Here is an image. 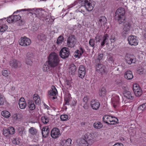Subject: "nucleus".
<instances>
[{"label":"nucleus","mask_w":146,"mask_h":146,"mask_svg":"<svg viewBox=\"0 0 146 146\" xmlns=\"http://www.w3.org/2000/svg\"><path fill=\"white\" fill-rule=\"evenodd\" d=\"M2 74L3 76H8L9 71L7 70H4L2 71Z\"/></svg>","instance_id":"864d4df0"},{"label":"nucleus","mask_w":146,"mask_h":146,"mask_svg":"<svg viewBox=\"0 0 146 146\" xmlns=\"http://www.w3.org/2000/svg\"><path fill=\"white\" fill-rule=\"evenodd\" d=\"M93 126L96 129H100L102 127L103 125L100 121H97L94 123Z\"/></svg>","instance_id":"c85d7f7f"},{"label":"nucleus","mask_w":146,"mask_h":146,"mask_svg":"<svg viewBox=\"0 0 146 146\" xmlns=\"http://www.w3.org/2000/svg\"><path fill=\"white\" fill-rule=\"evenodd\" d=\"M146 109V103L140 105L138 108L137 110L140 111H142Z\"/></svg>","instance_id":"e433bc0d"},{"label":"nucleus","mask_w":146,"mask_h":146,"mask_svg":"<svg viewBox=\"0 0 146 146\" xmlns=\"http://www.w3.org/2000/svg\"><path fill=\"white\" fill-rule=\"evenodd\" d=\"M52 90H49L48 91V95L52 96H55L57 93V91L55 87L52 86Z\"/></svg>","instance_id":"b1692460"},{"label":"nucleus","mask_w":146,"mask_h":146,"mask_svg":"<svg viewBox=\"0 0 146 146\" xmlns=\"http://www.w3.org/2000/svg\"><path fill=\"white\" fill-rule=\"evenodd\" d=\"M133 92L136 96H139L142 94V90L140 88Z\"/></svg>","instance_id":"58836bf2"},{"label":"nucleus","mask_w":146,"mask_h":146,"mask_svg":"<svg viewBox=\"0 0 146 146\" xmlns=\"http://www.w3.org/2000/svg\"><path fill=\"white\" fill-rule=\"evenodd\" d=\"M37 38L39 40H46V36L44 34L40 33L38 36Z\"/></svg>","instance_id":"f704fd0d"},{"label":"nucleus","mask_w":146,"mask_h":146,"mask_svg":"<svg viewBox=\"0 0 146 146\" xmlns=\"http://www.w3.org/2000/svg\"><path fill=\"white\" fill-rule=\"evenodd\" d=\"M5 101V98L0 94V105H3Z\"/></svg>","instance_id":"c03bdc74"},{"label":"nucleus","mask_w":146,"mask_h":146,"mask_svg":"<svg viewBox=\"0 0 146 146\" xmlns=\"http://www.w3.org/2000/svg\"><path fill=\"white\" fill-rule=\"evenodd\" d=\"M70 97L69 96L65 98L64 100L65 101V104L69 105V102L70 101Z\"/></svg>","instance_id":"603ef678"},{"label":"nucleus","mask_w":146,"mask_h":146,"mask_svg":"<svg viewBox=\"0 0 146 146\" xmlns=\"http://www.w3.org/2000/svg\"><path fill=\"white\" fill-rule=\"evenodd\" d=\"M29 133L32 135H36L37 133V130L34 127H31L29 129Z\"/></svg>","instance_id":"c9c22d12"},{"label":"nucleus","mask_w":146,"mask_h":146,"mask_svg":"<svg viewBox=\"0 0 146 146\" xmlns=\"http://www.w3.org/2000/svg\"><path fill=\"white\" fill-rule=\"evenodd\" d=\"M72 140L68 138L66 140L63 139L60 142V144L62 146H70Z\"/></svg>","instance_id":"5701e85b"},{"label":"nucleus","mask_w":146,"mask_h":146,"mask_svg":"<svg viewBox=\"0 0 146 146\" xmlns=\"http://www.w3.org/2000/svg\"><path fill=\"white\" fill-rule=\"evenodd\" d=\"M140 88L139 86V85L137 84H135L133 85V91H135L136 90H137L139 89Z\"/></svg>","instance_id":"5fc2aeb1"},{"label":"nucleus","mask_w":146,"mask_h":146,"mask_svg":"<svg viewBox=\"0 0 146 146\" xmlns=\"http://www.w3.org/2000/svg\"><path fill=\"white\" fill-rule=\"evenodd\" d=\"M1 115L5 117L8 118L10 116V113L7 111H4L1 112Z\"/></svg>","instance_id":"72a5a7b5"},{"label":"nucleus","mask_w":146,"mask_h":146,"mask_svg":"<svg viewBox=\"0 0 146 146\" xmlns=\"http://www.w3.org/2000/svg\"><path fill=\"white\" fill-rule=\"evenodd\" d=\"M84 137L88 144L90 145L92 144L95 140L94 136L90 133H86Z\"/></svg>","instance_id":"9d476101"},{"label":"nucleus","mask_w":146,"mask_h":146,"mask_svg":"<svg viewBox=\"0 0 146 146\" xmlns=\"http://www.w3.org/2000/svg\"><path fill=\"white\" fill-rule=\"evenodd\" d=\"M125 12L124 8L120 7L117 10L115 16L116 20L118 21L119 23L123 24V28L121 35L124 36H125L128 34L131 27V23L129 21L125 20Z\"/></svg>","instance_id":"f257e3e1"},{"label":"nucleus","mask_w":146,"mask_h":146,"mask_svg":"<svg viewBox=\"0 0 146 146\" xmlns=\"http://www.w3.org/2000/svg\"><path fill=\"white\" fill-rule=\"evenodd\" d=\"M96 64V65L95 66V68L98 72L101 74L106 72L105 68L104 65L100 63Z\"/></svg>","instance_id":"4468645a"},{"label":"nucleus","mask_w":146,"mask_h":146,"mask_svg":"<svg viewBox=\"0 0 146 146\" xmlns=\"http://www.w3.org/2000/svg\"><path fill=\"white\" fill-rule=\"evenodd\" d=\"M13 144L15 145H19L20 143L19 139L18 138H15L13 139L12 140Z\"/></svg>","instance_id":"09e8293b"},{"label":"nucleus","mask_w":146,"mask_h":146,"mask_svg":"<svg viewBox=\"0 0 146 146\" xmlns=\"http://www.w3.org/2000/svg\"><path fill=\"white\" fill-rule=\"evenodd\" d=\"M31 43L30 39L26 37H21L19 40V44L23 46H26L29 45Z\"/></svg>","instance_id":"39448f33"},{"label":"nucleus","mask_w":146,"mask_h":146,"mask_svg":"<svg viewBox=\"0 0 146 146\" xmlns=\"http://www.w3.org/2000/svg\"><path fill=\"white\" fill-rule=\"evenodd\" d=\"M123 93L125 97L127 98L129 100H132L133 98V97L132 96L131 92L129 91H125Z\"/></svg>","instance_id":"bb28decb"},{"label":"nucleus","mask_w":146,"mask_h":146,"mask_svg":"<svg viewBox=\"0 0 146 146\" xmlns=\"http://www.w3.org/2000/svg\"><path fill=\"white\" fill-rule=\"evenodd\" d=\"M103 120L106 123L110 125H115L119 123L118 120L117 118L107 115L103 116Z\"/></svg>","instance_id":"7ed1b4c3"},{"label":"nucleus","mask_w":146,"mask_h":146,"mask_svg":"<svg viewBox=\"0 0 146 146\" xmlns=\"http://www.w3.org/2000/svg\"><path fill=\"white\" fill-rule=\"evenodd\" d=\"M77 53L78 54V56H79V58H80V56H81V53H80V50H77L76 51Z\"/></svg>","instance_id":"69168bd1"},{"label":"nucleus","mask_w":146,"mask_h":146,"mask_svg":"<svg viewBox=\"0 0 146 146\" xmlns=\"http://www.w3.org/2000/svg\"><path fill=\"white\" fill-rule=\"evenodd\" d=\"M41 121L44 124H46L49 122V119L46 116H42L41 117Z\"/></svg>","instance_id":"4c0bfd02"},{"label":"nucleus","mask_w":146,"mask_h":146,"mask_svg":"<svg viewBox=\"0 0 146 146\" xmlns=\"http://www.w3.org/2000/svg\"><path fill=\"white\" fill-rule=\"evenodd\" d=\"M76 102L74 100L72 101L71 103V105L73 106H75L76 105Z\"/></svg>","instance_id":"0e129e2a"},{"label":"nucleus","mask_w":146,"mask_h":146,"mask_svg":"<svg viewBox=\"0 0 146 146\" xmlns=\"http://www.w3.org/2000/svg\"><path fill=\"white\" fill-rule=\"evenodd\" d=\"M100 105V103L96 100L93 99L90 102V106L93 110H98L99 108Z\"/></svg>","instance_id":"dca6fc26"},{"label":"nucleus","mask_w":146,"mask_h":146,"mask_svg":"<svg viewBox=\"0 0 146 146\" xmlns=\"http://www.w3.org/2000/svg\"><path fill=\"white\" fill-rule=\"evenodd\" d=\"M104 56L103 54H98L97 58L95 60L96 64L100 63L101 60H102Z\"/></svg>","instance_id":"2f4dec72"},{"label":"nucleus","mask_w":146,"mask_h":146,"mask_svg":"<svg viewBox=\"0 0 146 146\" xmlns=\"http://www.w3.org/2000/svg\"><path fill=\"white\" fill-rule=\"evenodd\" d=\"M28 106L31 110H34L35 109V105L32 100H28Z\"/></svg>","instance_id":"cd10ccee"},{"label":"nucleus","mask_w":146,"mask_h":146,"mask_svg":"<svg viewBox=\"0 0 146 146\" xmlns=\"http://www.w3.org/2000/svg\"><path fill=\"white\" fill-rule=\"evenodd\" d=\"M32 60L30 59L26 58L25 62L27 64L31 65L32 63Z\"/></svg>","instance_id":"3c124183"},{"label":"nucleus","mask_w":146,"mask_h":146,"mask_svg":"<svg viewBox=\"0 0 146 146\" xmlns=\"http://www.w3.org/2000/svg\"><path fill=\"white\" fill-rule=\"evenodd\" d=\"M113 146H123V144L120 143H117L115 144Z\"/></svg>","instance_id":"052dcab7"},{"label":"nucleus","mask_w":146,"mask_h":146,"mask_svg":"<svg viewBox=\"0 0 146 146\" xmlns=\"http://www.w3.org/2000/svg\"><path fill=\"white\" fill-rule=\"evenodd\" d=\"M39 145L38 144H32L29 145V146H39Z\"/></svg>","instance_id":"774afa93"},{"label":"nucleus","mask_w":146,"mask_h":146,"mask_svg":"<svg viewBox=\"0 0 146 146\" xmlns=\"http://www.w3.org/2000/svg\"><path fill=\"white\" fill-rule=\"evenodd\" d=\"M69 54L70 52L68 49L66 47L63 48L60 52V56L62 58H68Z\"/></svg>","instance_id":"6e6552de"},{"label":"nucleus","mask_w":146,"mask_h":146,"mask_svg":"<svg viewBox=\"0 0 146 146\" xmlns=\"http://www.w3.org/2000/svg\"><path fill=\"white\" fill-rule=\"evenodd\" d=\"M30 14H31L32 15H35L36 17L38 16V15H39L40 13L38 11H37V10H36L35 11V13H33V12H31L30 11Z\"/></svg>","instance_id":"6e6d98bb"},{"label":"nucleus","mask_w":146,"mask_h":146,"mask_svg":"<svg viewBox=\"0 0 146 146\" xmlns=\"http://www.w3.org/2000/svg\"><path fill=\"white\" fill-rule=\"evenodd\" d=\"M109 37L107 34H105L102 37V39L101 43V47H103L106 43L107 45L108 43V40Z\"/></svg>","instance_id":"412c9836"},{"label":"nucleus","mask_w":146,"mask_h":146,"mask_svg":"<svg viewBox=\"0 0 146 146\" xmlns=\"http://www.w3.org/2000/svg\"><path fill=\"white\" fill-rule=\"evenodd\" d=\"M79 3H81L82 6H84L88 11H91L93 9L94 5L91 4V0H79Z\"/></svg>","instance_id":"20e7f679"},{"label":"nucleus","mask_w":146,"mask_h":146,"mask_svg":"<svg viewBox=\"0 0 146 146\" xmlns=\"http://www.w3.org/2000/svg\"><path fill=\"white\" fill-rule=\"evenodd\" d=\"M143 70L142 68L139 69L138 70V73L140 74V73H141L143 71Z\"/></svg>","instance_id":"338daca9"},{"label":"nucleus","mask_w":146,"mask_h":146,"mask_svg":"<svg viewBox=\"0 0 146 146\" xmlns=\"http://www.w3.org/2000/svg\"><path fill=\"white\" fill-rule=\"evenodd\" d=\"M41 131L43 137L46 138L49 135V128L47 126H45L43 127Z\"/></svg>","instance_id":"aec40b11"},{"label":"nucleus","mask_w":146,"mask_h":146,"mask_svg":"<svg viewBox=\"0 0 146 146\" xmlns=\"http://www.w3.org/2000/svg\"><path fill=\"white\" fill-rule=\"evenodd\" d=\"M28 9H23L20 10H17L16 11L14 12L13 13V14L14 15H12V16L13 17L12 18L13 22H15L21 19V17L20 15H16V14H17L18 12H20L21 11H27Z\"/></svg>","instance_id":"2eb2a0df"},{"label":"nucleus","mask_w":146,"mask_h":146,"mask_svg":"<svg viewBox=\"0 0 146 146\" xmlns=\"http://www.w3.org/2000/svg\"><path fill=\"white\" fill-rule=\"evenodd\" d=\"M12 17H13L12 16V15L11 16L7 19V21L9 23L13 22Z\"/></svg>","instance_id":"13d9d810"},{"label":"nucleus","mask_w":146,"mask_h":146,"mask_svg":"<svg viewBox=\"0 0 146 146\" xmlns=\"http://www.w3.org/2000/svg\"><path fill=\"white\" fill-rule=\"evenodd\" d=\"M97 21L98 25L100 27H102L103 25L104 26L106 23L107 19L105 16H102L99 17Z\"/></svg>","instance_id":"a211bd4d"},{"label":"nucleus","mask_w":146,"mask_h":146,"mask_svg":"<svg viewBox=\"0 0 146 146\" xmlns=\"http://www.w3.org/2000/svg\"><path fill=\"white\" fill-rule=\"evenodd\" d=\"M33 100L36 104L39 105L41 103L40 100L39 96L37 94H35L33 95Z\"/></svg>","instance_id":"a878e982"},{"label":"nucleus","mask_w":146,"mask_h":146,"mask_svg":"<svg viewBox=\"0 0 146 146\" xmlns=\"http://www.w3.org/2000/svg\"><path fill=\"white\" fill-rule=\"evenodd\" d=\"M76 43V39L74 35L69 36L67 40V45L68 47L70 48L74 47Z\"/></svg>","instance_id":"423d86ee"},{"label":"nucleus","mask_w":146,"mask_h":146,"mask_svg":"<svg viewBox=\"0 0 146 146\" xmlns=\"http://www.w3.org/2000/svg\"><path fill=\"white\" fill-rule=\"evenodd\" d=\"M116 39L115 34H112L110 38V40L111 43H114Z\"/></svg>","instance_id":"79ce46f5"},{"label":"nucleus","mask_w":146,"mask_h":146,"mask_svg":"<svg viewBox=\"0 0 146 146\" xmlns=\"http://www.w3.org/2000/svg\"><path fill=\"white\" fill-rule=\"evenodd\" d=\"M88 143L85 139H82L79 142L78 146H88Z\"/></svg>","instance_id":"7c9ffc66"},{"label":"nucleus","mask_w":146,"mask_h":146,"mask_svg":"<svg viewBox=\"0 0 146 146\" xmlns=\"http://www.w3.org/2000/svg\"><path fill=\"white\" fill-rule=\"evenodd\" d=\"M108 60L110 61L111 62H112L113 61V58L112 56H111L110 55H108Z\"/></svg>","instance_id":"bf43d9fd"},{"label":"nucleus","mask_w":146,"mask_h":146,"mask_svg":"<svg viewBox=\"0 0 146 146\" xmlns=\"http://www.w3.org/2000/svg\"><path fill=\"white\" fill-rule=\"evenodd\" d=\"M89 99V97L88 96H85L83 99V102L84 103L83 107L85 110H87L89 107V104L88 103V100Z\"/></svg>","instance_id":"4be33fe9"},{"label":"nucleus","mask_w":146,"mask_h":146,"mask_svg":"<svg viewBox=\"0 0 146 146\" xmlns=\"http://www.w3.org/2000/svg\"><path fill=\"white\" fill-rule=\"evenodd\" d=\"M34 57L33 54L32 53L29 52L27 54L26 58H29L33 60V58Z\"/></svg>","instance_id":"8fccbe9b"},{"label":"nucleus","mask_w":146,"mask_h":146,"mask_svg":"<svg viewBox=\"0 0 146 146\" xmlns=\"http://www.w3.org/2000/svg\"><path fill=\"white\" fill-rule=\"evenodd\" d=\"M8 28L7 26L6 25H2L0 26V32H3Z\"/></svg>","instance_id":"ea45409f"},{"label":"nucleus","mask_w":146,"mask_h":146,"mask_svg":"<svg viewBox=\"0 0 146 146\" xmlns=\"http://www.w3.org/2000/svg\"><path fill=\"white\" fill-rule=\"evenodd\" d=\"M119 97L117 95H114L111 98L112 103L113 107L117 108L119 105Z\"/></svg>","instance_id":"9b49d317"},{"label":"nucleus","mask_w":146,"mask_h":146,"mask_svg":"<svg viewBox=\"0 0 146 146\" xmlns=\"http://www.w3.org/2000/svg\"><path fill=\"white\" fill-rule=\"evenodd\" d=\"M6 18H4L1 19H0V25L2 24L3 23V20H5Z\"/></svg>","instance_id":"e2e57ef3"},{"label":"nucleus","mask_w":146,"mask_h":146,"mask_svg":"<svg viewBox=\"0 0 146 146\" xmlns=\"http://www.w3.org/2000/svg\"><path fill=\"white\" fill-rule=\"evenodd\" d=\"M76 67L74 64H71L69 68V71L72 74H74L76 71Z\"/></svg>","instance_id":"c756f323"},{"label":"nucleus","mask_w":146,"mask_h":146,"mask_svg":"<svg viewBox=\"0 0 146 146\" xmlns=\"http://www.w3.org/2000/svg\"><path fill=\"white\" fill-rule=\"evenodd\" d=\"M63 37L62 36H59L58 38L56 41V43L58 44H60L63 41Z\"/></svg>","instance_id":"a18cd8bd"},{"label":"nucleus","mask_w":146,"mask_h":146,"mask_svg":"<svg viewBox=\"0 0 146 146\" xmlns=\"http://www.w3.org/2000/svg\"><path fill=\"white\" fill-rule=\"evenodd\" d=\"M74 56L75 58H80L79 56H78V54L77 53L76 51H75L74 53Z\"/></svg>","instance_id":"680f3d73"},{"label":"nucleus","mask_w":146,"mask_h":146,"mask_svg":"<svg viewBox=\"0 0 146 146\" xmlns=\"http://www.w3.org/2000/svg\"><path fill=\"white\" fill-rule=\"evenodd\" d=\"M50 135L52 138H56L60 135L59 130L57 128H53L51 131Z\"/></svg>","instance_id":"ddd939ff"},{"label":"nucleus","mask_w":146,"mask_h":146,"mask_svg":"<svg viewBox=\"0 0 146 146\" xmlns=\"http://www.w3.org/2000/svg\"><path fill=\"white\" fill-rule=\"evenodd\" d=\"M89 44L92 47L94 48L95 45V40L92 38H90L89 42Z\"/></svg>","instance_id":"de8ad7c7"},{"label":"nucleus","mask_w":146,"mask_h":146,"mask_svg":"<svg viewBox=\"0 0 146 146\" xmlns=\"http://www.w3.org/2000/svg\"><path fill=\"white\" fill-rule=\"evenodd\" d=\"M65 86L67 88H69L70 86V82L68 80H66L65 82Z\"/></svg>","instance_id":"4d7b16f0"},{"label":"nucleus","mask_w":146,"mask_h":146,"mask_svg":"<svg viewBox=\"0 0 146 146\" xmlns=\"http://www.w3.org/2000/svg\"><path fill=\"white\" fill-rule=\"evenodd\" d=\"M68 117L67 115H62L60 116V118L62 121H66L68 119Z\"/></svg>","instance_id":"49530a36"},{"label":"nucleus","mask_w":146,"mask_h":146,"mask_svg":"<svg viewBox=\"0 0 146 146\" xmlns=\"http://www.w3.org/2000/svg\"><path fill=\"white\" fill-rule=\"evenodd\" d=\"M124 76L125 78L128 80L131 79L133 77L132 72L130 70L126 71L125 73Z\"/></svg>","instance_id":"393cba45"},{"label":"nucleus","mask_w":146,"mask_h":146,"mask_svg":"<svg viewBox=\"0 0 146 146\" xmlns=\"http://www.w3.org/2000/svg\"><path fill=\"white\" fill-rule=\"evenodd\" d=\"M86 70L85 67L83 65L80 66L78 71V76L81 78H83L86 74Z\"/></svg>","instance_id":"f8f14e48"},{"label":"nucleus","mask_w":146,"mask_h":146,"mask_svg":"<svg viewBox=\"0 0 146 146\" xmlns=\"http://www.w3.org/2000/svg\"><path fill=\"white\" fill-rule=\"evenodd\" d=\"M7 128H4L3 130V135L5 136H9L10 135Z\"/></svg>","instance_id":"37998d69"},{"label":"nucleus","mask_w":146,"mask_h":146,"mask_svg":"<svg viewBox=\"0 0 146 146\" xmlns=\"http://www.w3.org/2000/svg\"><path fill=\"white\" fill-rule=\"evenodd\" d=\"M125 60L129 64L134 63L136 62L135 58L133 54H127L125 56Z\"/></svg>","instance_id":"1a4fd4ad"},{"label":"nucleus","mask_w":146,"mask_h":146,"mask_svg":"<svg viewBox=\"0 0 146 146\" xmlns=\"http://www.w3.org/2000/svg\"><path fill=\"white\" fill-rule=\"evenodd\" d=\"M9 65L13 69H16L20 67L21 64L20 62L15 59L11 60Z\"/></svg>","instance_id":"0eeeda50"},{"label":"nucleus","mask_w":146,"mask_h":146,"mask_svg":"<svg viewBox=\"0 0 146 146\" xmlns=\"http://www.w3.org/2000/svg\"><path fill=\"white\" fill-rule=\"evenodd\" d=\"M7 129L10 135H13L15 133V129L13 127H9Z\"/></svg>","instance_id":"a19ab883"},{"label":"nucleus","mask_w":146,"mask_h":146,"mask_svg":"<svg viewBox=\"0 0 146 146\" xmlns=\"http://www.w3.org/2000/svg\"><path fill=\"white\" fill-rule=\"evenodd\" d=\"M59 62L58 56L54 52L50 54L48 57V60L46 61L43 66L42 69L44 72H47L52 68H55L53 72H56V66Z\"/></svg>","instance_id":"f03ea898"},{"label":"nucleus","mask_w":146,"mask_h":146,"mask_svg":"<svg viewBox=\"0 0 146 146\" xmlns=\"http://www.w3.org/2000/svg\"><path fill=\"white\" fill-rule=\"evenodd\" d=\"M19 108L21 109H25L27 106V104L23 98H21L19 100Z\"/></svg>","instance_id":"6ab92c4d"},{"label":"nucleus","mask_w":146,"mask_h":146,"mask_svg":"<svg viewBox=\"0 0 146 146\" xmlns=\"http://www.w3.org/2000/svg\"><path fill=\"white\" fill-rule=\"evenodd\" d=\"M129 43L131 45H137L138 42L136 39V37L135 36L131 35L129 36L128 38Z\"/></svg>","instance_id":"f3484780"},{"label":"nucleus","mask_w":146,"mask_h":146,"mask_svg":"<svg viewBox=\"0 0 146 146\" xmlns=\"http://www.w3.org/2000/svg\"><path fill=\"white\" fill-rule=\"evenodd\" d=\"M106 88L103 87L100 89L99 91V93L100 96H104L105 95L106 93Z\"/></svg>","instance_id":"473e14b6"}]
</instances>
